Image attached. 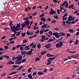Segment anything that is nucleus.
Listing matches in <instances>:
<instances>
[{
	"label": "nucleus",
	"instance_id": "obj_64",
	"mask_svg": "<svg viewBox=\"0 0 79 79\" xmlns=\"http://www.w3.org/2000/svg\"><path fill=\"white\" fill-rule=\"evenodd\" d=\"M76 35L78 36L79 35V31H78L76 33Z\"/></svg>",
	"mask_w": 79,
	"mask_h": 79
},
{
	"label": "nucleus",
	"instance_id": "obj_30",
	"mask_svg": "<svg viewBox=\"0 0 79 79\" xmlns=\"http://www.w3.org/2000/svg\"><path fill=\"white\" fill-rule=\"evenodd\" d=\"M69 31L70 32L73 33L74 32V31L73 30L70 29L69 30Z\"/></svg>",
	"mask_w": 79,
	"mask_h": 79
},
{
	"label": "nucleus",
	"instance_id": "obj_29",
	"mask_svg": "<svg viewBox=\"0 0 79 79\" xmlns=\"http://www.w3.org/2000/svg\"><path fill=\"white\" fill-rule=\"evenodd\" d=\"M79 42L78 40H76V41L75 42V44L76 45H77L78 44Z\"/></svg>",
	"mask_w": 79,
	"mask_h": 79
},
{
	"label": "nucleus",
	"instance_id": "obj_14",
	"mask_svg": "<svg viewBox=\"0 0 79 79\" xmlns=\"http://www.w3.org/2000/svg\"><path fill=\"white\" fill-rule=\"evenodd\" d=\"M59 34L60 36H64L65 35V33L63 32H60Z\"/></svg>",
	"mask_w": 79,
	"mask_h": 79
},
{
	"label": "nucleus",
	"instance_id": "obj_37",
	"mask_svg": "<svg viewBox=\"0 0 79 79\" xmlns=\"http://www.w3.org/2000/svg\"><path fill=\"white\" fill-rule=\"evenodd\" d=\"M53 18L55 19H58V17L57 16H54Z\"/></svg>",
	"mask_w": 79,
	"mask_h": 79
},
{
	"label": "nucleus",
	"instance_id": "obj_39",
	"mask_svg": "<svg viewBox=\"0 0 79 79\" xmlns=\"http://www.w3.org/2000/svg\"><path fill=\"white\" fill-rule=\"evenodd\" d=\"M32 69L31 68H30L28 69V71L29 73H30L31 72V70Z\"/></svg>",
	"mask_w": 79,
	"mask_h": 79
},
{
	"label": "nucleus",
	"instance_id": "obj_57",
	"mask_svg": "<svg viewBox=\"0 0 79 79\" xmlns=\"http://www.w3.org/2000/svg\"><path fill=\"white\" fill-rule=\"evenodd\" d=\"M76 22L75 21V20H74V21H73L71 23V24H74Z\"/></svg>",
	"mask_w": 79,
	"mask_h": 79
},
{
	"label": "nucleus",
	"instance_id": "obj_18",
	"mask_svg": "<svg viewBox=\"0 0 79 79\" xmlns=\"http://www.w3.org/2000/svg\"><path fill=\"white\" fill-rule=\"evenodd\" d=\"M48 62L47 64V65H50V64H51L52 63V62H51V60H48Z\"/></svg>",
	"mask_w": 79,
	"mask_h": 79
},
{
	"label": "nucleus",
	"instance_id": "obj_21",
	"mask_svg": "<svg viewBox=\"0 0 79 79\" xmlns=\"http://www.w3.org/2000/svg\"><path fill=\"white\" fill-rule=\"evenodd\" d=\"M71 57L73 58L77 59V58L78 57H77L76 55H73L71 56Z\"/></svg>",
	"mask_w": 79,
	"mask_h": 79
},
{
	"label": "nucleus",
	"instance_id": "obj_7",
	"mask_svg": "<svg viewBox=\"0 0 79 79\" xmlns=\"http://www.w3.org/2000/svg\"><path fill=\"white\" fill-rule=\"evenodd\" d=\"M55 13H56V11H54L53 9H52V8L51 10V11L49 13L50 15H53Z\"/></svg>",
	"mask_w": 79,
	"mask_h": 79
},
{
	"label": "nucleus",
	"instance_id": "obj_25",
	"mask_svg": "<svg viewBox=\"0 0 79 79\" xmlns=\"http://www.w3.org/2000/svg\"><path fill=\"white\" fill-rule=\"evenodd\" d=\"M40 60V59L39 57H37L35 58V61H38Z\"/></svg>",
	"mask_w": 79,
	"mask_h": 79
},
{
	"label": "nucleus",
	"instance_id": "obj_27",
	"mask_svg": "<svg viewBox=\"0 0 79 79\" xmlns=\"http://www.w3.org/2000/svg\"><path fill=\"white\" fill-rule=\"evenodd\" d=\"M72 17L71 16V15H70L68 19V21H71V19H72Z\"/></svg>",
	"mask_w": 79,
	"mask_h": 79
},
{
	"label": "nucleus",
	"instance_id": "obj_10",
	"mask_svg": "<svg viewBox=\"0 0 79 79\" xmlns=\"http://www.w3.org/2000/svg\"><path fill=\"white\" fill-rule=\"evenodd\" d=\"M25 49H23L24 50H29L30 49V48H29V45L26 46L25 47Z\"/></svg>",
	"mask_w": 79,
	"mask_h": 79
},
{
	"label": "nucleus",
	"instance_id": "obj_46",
	"mask_svg": "<svg viewBox=\"0 0 79 79\" xmlns=\"http://www.w3.org/2000/svg\"><path fill=\"white\" fill-rule=\"evenodd\" d=\"M26 60V59H24L23 60H22V63H24Z\"/></svg>",
	"mask_w": 79,
	"mask_h": 79
},
{
	"label": "nucleus",
	"instance_id": "obj_8",
	"mask_svg": "<svg viewBox=\"0 0 79 79\" xmlns=\"http://www.w3.org/2000/svg\"><path fill=\"white\" fill-rule=\"evenodd\" d=\"M46 36L44 35H42L41 38L42 39H41L40 41H41L42 42H43L45 40V38Z\"/></svg>",
	"mask_w": 79,
	"mask_h": 79
},
{
	"label": "nucleus",
	"instance_id": "obj_51",
	"mask_svg": "<svg viewBox=\"0 0 79 79\" xmlns=\"http://www.w3.org/2000/svg\"><path fill=\"white\" fill-rule=\"evenodd\" d=\"M39 32H40L39 30H38L36 31L35 33L37 34H38L39 33Z\"/></svg>",
	"mask_w": 79,
	"mask_h": 79
},
{
	"label": "nucleus",
	"instance_id": "obj_42",
	"mask_svg": "<svg viewBox=\"0 0 79 79\" xmlns=\"http://www.w3.org/2000/svg\"><path fill=\"white\" fill-rule=\"evenodd\" d=\"M57 14H58V15H59V14H60V10L59 9H57Z\"/></svg>",
	"mask_w": 79,
	"mask_h": 79
},
{
	"label": "nucleus",
	"instance_id": "obj_47",
	"mask_svg": "<svg viewBox=\"0 0 79 79\" xmlns=\"http://www.w3.org/2000/svg\"><path fill=\"white\" fill-rule=\"evenodd\" d=\"M71 35L69 34H67V38H69V37Z\"/></svg>",
	"mask_w": 79,
	"mask_h": 79
},
{
	"label": "nucleus",
	"instance_id": "obj_53",
	"mask_svg": "<svg viewBox=\"0 0 79 79\" xmlns=\"http://www.w3.org/2000/svg\"><path fill=\"white\" fill-rule=\"evenodd\" d=\"M78 10H77L74 12V13H75V14H76V13H77L78 12Z\"/></svg>",
	"mask_w": 79,
	"mask_h": 79
},
{
	"label": "nucleus",
	"instance_id": "obj_6",
	"mask_svg": "<svg viewBox=\"0 0 79 79\" xmlns=\"http://www.w3.org/2000/svg\"><path fill=\"white\" fill-rule=\"evenodd\" d=\"M44 46L46 49H48L49 48L51 47V45L50 43H48V44H47L46 45H45Z\"/></svg>",
	"mask_w": 79,
	"mask_h": 79
},
{
	"label": "nucleus",
	"instance_id": "obj_56",
	"mask_svg": "<svg viewBox=\"0 0 79 79\" xmlns=\"http://www.w3.org/2000/svg\"><path fill=\"white\" fill-rule=\"evenodd\" d=\"M34 43H32L30 45V47H31L33 46L34 45Z\"/></svg>",
	"mask_w": 79,
	"mask_h": 79
},
{
	"label": "nucleus",
	"instance_id": "obj_33",
	"mask_svg": "<svg viewBox=\"0 0 79 79\" xmlns=\"http://www.w3.org/2000/svg\"><path fill=\"white\" fill-rule=\"evenodd\" d=\"M53 41V40L52 39H50L48 41V42H52Z\"/></svg>",
	"mask_w": 79,
	"mask_h": 79
},
{
	"label": "nucleus",
	"instance_id": "obj_11",
	"mask_svg": "<svg viewBox=\"0 0 79 79\" xmlns=\"http://www.w3.org/2000/svg\"><path fill=\"white\" fill-rule=\"evenodd\" d=\"M33 52L32 51H30L29 52H27L26 55H30L31 54L32 52Z\"/></svg>",
	"mask_w": 79,
	"mask_h": 79
},
{
	"label": "nucleus",
	"instance_id": "obj_26",
	"mask_svg": "<svg viewBox=\"0 0 79 79\" xmlns=\"http://www.w3.org/2000/svg\"><path fill=\"white\" fill-rule=\"evenodd\" d=\"M46 53V52H45L44 51H43L41 52V54L42 55H44Z\"/></svg>",
	"mask_w": 79,
	"mask_h": 79
},
{
	"label": "nucleus",
	"instance_id": "obj_2",
	"mask_svg": "<svg viewBox=\"0 0 79 79\" xmlns=\"http://www.w3.org/2000/svg\"><path fill=\"white\" fill-rule=\"evenodd\" d=\"M23 20L24 21H25V20H26L23 23H22L21 25L22 27L24 28V27H27V26H28L30 24V21H29L28 18H24Z\"/></svg>",
	"mask_w": 79,
	"mask_h": 79
},
{
	"label": "nucleus",
	"instance_id": "obj_1",
	"mask_svg": "<svg viewBox=\"0 0 79 79\" xmlns=\"http://www.w3.org/2000/svg\"><path fill=\"white\" fill-rule=\"evenodd\" d=\"M12 23H13V22L12 21H11L10 23V26L11 29L12 30V32H14L15 34H16L17 33L16 31L20 30V23H17L16 27L15 26L12 27Z\"/></svg>",
	"mask_w": 79,
	"mask_h": 79
},
{
	"label": "nucleus",
	"instance_id": "obj_40",
	"mask_svg": "<svg viewBox=\"0 0 79 79\" xmlns=\"http://www.w3.org/2000/svg\"><path fill=\"white\" fill-rule=\"evenodd\" d=\"M39 28L38 27H34L33 29L35 30H37Z\"/></svg>",
	"mask_w": 79,
	"mask_h": 79
},
{
	"label": "nucleus",
	"instance_id": "obj_41",
	"mask_svg": "<svg viewBox=\"0 0 79 79\" xmlns=\"http://www.w3.org/2000/svg\"><path fill=\"white\" fill-rule=\"evenodd\" d=\"M25 11H29V10H28V7H26L25 9Z\"/></svg>",
	"mask_w": 79,
	"mask_h": 79
},
{
	"label": "nucleus",
	"instance_id": "obj_16",
	"mask_svg": "<svg viewBox=\"0 0 79 79\" xmlns=\"http://www.w3.org/2000/svg\"><path fill=\"white\" fill-rule=\"evenodd\" d=\"M28 77L30 79H32V76L31 74H29L27 75Z\"/></svg>",
	"mask_w": 79,
	"mask_h": 79
},
{
	"label": "nucleus",
	"instance_id": "obj_22",
	"mask_svg": "<svg viewBox=\"0 0 79 79\" xmlns=\"http://www.w3.org/2000/svg\"><path fill=\"white\" fill-rule=\"evenodd\" d=\"M44 74L43 73L41 72H39L37 73L38 75H41Z\"/></svg>",
	"mask_w": 79,
	"mask_h": 79
},
{
	"label": "nucleus",
	"instance_id": "obj_58",
	"mask_svg": "<svg viewBox=\"0 0 79 79\" xmlns=\"http://www.w3.org/2000/svg\"><path fill=\"white\" fill-rule=\"evenodd\" d=\"M20 49L21 51L23 50V47H21L20 46Z\"/></svg>",
	"mask_w": 79,
	"mask_h": 79
},
{
	"label": "nucleus",
	"instance_id": "obj_49",
	"mask_svg": "<svg viewBox=\"0 0 79 79\" xmlns=\"http://www.w3.org/2000/svg\"><path fill=\"white\" fill-rule=\"evenodd\" d=\"M4 57L6 58V59H8L9 58V56H4Z\"/></svg>",
	"mask_w": 79,
	"mask_h": 79
},
{
	"label": "nucleus",
	"instance_id": "obj_31",
	"mask_svg": "<svg viewBox=\"0 0 79 79\" xmlns=\"http://www.w3.org/2000/svg\"><path fill=\"white\" fill-rule=\"evenodd\" d=\"M21 34H22V37H24L25 36H26V33L25 32L24 33H23L22 32Z\"/></svg>",
	"mask_w": 79,
	"mask_h": 79
},
{
	"label": "nucleus",
	"instance_id": "obj_15",
	"mask_svg": "<svg viewBox=\"0 0 79 79\" xmlns=\"http://www.w3.org/2000/svg\"><path fill=\"white\" fill-rule=\"evenodd\" d=\"M44 29H41L40 31V35H43V33L44 32Z\"/></svg>",
	"mask_w": 79,
	"mask_h": 79
},
{
	"label": "nucleus",
	"instance_id": "obj_36",
	"mask_svg": "<svg viewBox=\"0 0 79 79\" xmlns=\"http://www.w3.org/2000/svg\"><path fill=\"white\" fill-rule=\"evenodd\" d=\"M26 18H28V19H29V18H30V19H32V16L31 15V16H29V17H28Z\"/></svg>",
	"mask_w": 79,
	"mask_h": 79
},
{
	"label": "nucleus",
	"instance_id": "obj_50",
	"mask_svg": "<svg viewBox=\"0 0 79 79\" xmlns=\"http://www.w3.org/2000/svg\"><path fill=\"white\" fill-rule=\"evenodd\" d=\"M44 15H45L44 14H42L40 16V18H41L42 17H43V16H44Z\"/></svg>",
	"mask_w": 79,
	"mask_h": 79
},
{
	"label": "nucleus",
	"instance_id": "obj_12",
	"mask_svg": "<svg viewBox=\"0 0 79 79\" xmlns=\"http://www.w3.org/2000/svg\"><path fill=\"white\" fill-rule=\"evenodd\" d=\"M56 57H50L48 59V60L51 61V62L53 61L55 58Z\"/></svg>",
	"mask_w": 79,
	"mask_h": 79
},
{
	"label": "nucleus",
	"instance_id": "obj_35",
	"mask_svg": "<svg viewBox=\"0 0 79 79\" xmlns=\"http://www.w3.org/2000/svg\"><path fill=\"white\" fill-rule=\"evenodd\" d=\"M37 73V72H34L33 73V76H35Z\"/></svg>",
	"mask_w": 79,
	"mask_h": 79
},
{
	"label": "nucleus",
	"instance_id": "obj_3",
	"mask_svg": "<svg viewBox=\"0 0 79 79\" xmlns=\"http://www.w3.org/2000/svg\"><path fill=\"white\" fill-rule=\"evenodd\" d=\"M63 42L62 41H60L56 44V48H61L63 46Z\"/></svg>",
	"mask_w": 79,
	"mask_h": 79
},
{
	"label": "nucleus",
	"instance_id": "obj_24",
	"mask_svg": "<svg viewBox=\"0 0 79 79\" xmlns=\"http://www.w3.org/2000/svg\"><path fill=\"white\" fill-rule=\"evenodd\" d=\"M37 48L39 49H40L41 47V44L40 43H39V44L37 45Z\"/></svg>",
	"mask_w": 79,
	"mask_h": 79
},
{
	"label": "nucleus",
	"instance_id": "obj_13",
	"mask_svg": "<svg viewBox=\"0 0 79 79\" xmlns=\"http://www.w3.org/2000/svg\"><path fill=\"white\" fill-rule=\"evenodd\" d=\"M46 56L48 57H52L55 56L54 55H52L50 54H47V55H46Z\"/></svg>",
	"mask_w": 79,
	"mask_h": 79
},
{
	"label": "nucleus",
	"instance_id": "obj_61",
	"mask_svg": "<svg viewBox=\"0 0 79 79\" xmlns=\"http://www.w3.org/2000/svg\"><path fill=\"white\" fill-rule=\"evenodd\" d=\"M28 11H31V7H30L29 6L28 7Z\"/></svg>",
	"mask_w": 79,
	"mask_h": 79
},
{
	"label": "nucleus",
	"instance_id": "obj_19",
	"mask_svg": "<svg viewBox=\"0 0 79 79\" xmlns=\"http://www.w3.org/2000/svg\"><path fill=\"white\" fill-rule=\"evenodd\" d=\"M16 73V72H12L11 73H10L9 74V76H11L12 75V74H15Z\"/></svg>",
	"mask_w": 79,
	"mask_h": 79
},
{
	"label": "nucleus",
	"instance_id": "obj_62",
	"mask_svg": "<svg viewBox=\"0 0 79 79\" xmlns=\"http://www.w3.org/2000/svg\"><path fill=\"white\" fill-rule=\"evenodd\" d=\"M48 6H46V8H45V7H44V8L45 10H47V9H48Z\"/></svg>",
	"mask_w": 79,
	"mask_h": 79
},
{
	"label": "nucleus",
	"instance_id": "obj_32",
	"mask_svg": "<svg viewBox=\"0 0 79 79\" xmlns=\"http://www.w3.org/2000/svg\"><path fill=\"white\" fill-rule=\"evenodd\" d=\"M67 1H65L64 2L63 4L61 5L62 6H64V5L66 4V3H67Z\"/></svg>",
	"mask_w": 79,
	"mask_h": 79
},
{
	"label": "nucleus",
	"instance_id": "obj_48",
	"mask_svg": "<svg viewBox=\"0 0 79 79\" xmlns=\"http://www.w3.org/2000/svg\"><path fill=\"white\" fill-rule=\"evenodd\" d=\"M56 21L54 20L53 21H52V23H53L54 24L55 23H56Z\"/></svg>",
	"mask_w": 79,
	"mask_h": 79
},
{
	"label": "nucleus",
	"instance_id": "obj_9",
	"mask_svg": "<svg viewBox=\"0 0 79 79\" xmlns=\"http://www.w3.org/2000/svg\"><path fill=\"white\" fill-rule=\"evenodd\" d=\"M6 64H15V63L13 62L12 60H10L8 63H7Z\"/></svg>",
	"mask_w": 79,
	"mask_h": 79
},
{
	"label": "nucleus",
	"instance_id": "obj_28",
	"mask_svg": "<svg viewBox=\"0 0 79 79\" xmlns=\"http://www.w3.org/2000/svg\"><path fill=\"white\" fill-rule=\"evenodd\" d=\"M23 44H25V43H27V40H23Z\"/></svg>",
	"mask_w": 79,
	"mask_h": 79
},
{
	"label": "nucleus",
	"instance_id": "obj_63",
	"mask_svg": "<svg viewBox=\"0 0 79 79\" xmlns=\"http://www.w3.org/2000/svg\"><path fill=\"white\" fill-rule=\"evenodd\" d=\"M38 24L37 23H35V26H34V27H36V26H37Z\"/></svg>",
	"mask_w": 79,
	"mask_h": 79
},
{
	"label": "nucleus",
	"instance_id": "obj_55",
	"mask_svg": "<svg viewBox=\"0 0 79 79\" xmlns=\"http://www.w3.org/2000/svg\"><path fill=\"white\" fill-rule=\"evenodd\" d=\"M49 31V30L48 29H47L44 30V32H48Z\"/></svg>",
	"mask_w": 79,
	"mask_h": 79
},
{
	"label": "nucleus",
	"instance_id": "obj_20",
	"mask_svg": "<svg viewBox=\"0 0 79 79\" xmlns=\"http://www.w3.org/2000/svg\"><path fill=\"white\" fill-rule=\"evenodd\" d=\"M60 10H64V11H62V13H65L66 11V10L65 9H63V7H60Z\"/></svg>",
	"mask_w": 79,
	"mask_h": 79
},
{
	"label": "nucleus",
	"instance_id": "obj_5",
	"mask_svg": "<svg viewBox=\"0 0 79 79\" xmlns=\"http://www.w3.org/2000/svg\"><path fill=\"white\" fill-rule=\"evenodd\" d=\"M52 35L55 36L56 38H58L60 37V36H58V35H59V34L57 32L53 33Z\"/></svg>",
	"mask_w": 79,
	"mask_h": 79
},
{
	"label": "nucleus",
	"instance_id": "obj_38",
	"mask_svg": "<svg viewBox=\"0 0 79 79\" xmlns=\"http://www.w3.org/2000/svg\"><path fill=\"white\" fill-rule=\"evenodd\" d=\"M75 17H72L71 19V21H72V20H74L75 19Z\"/></svg>",
	"mask_w": 79,
	"mask_h": 79
},
{
	"label": "nucleus",
	"instance_id": "obj_45",
	"mask_svg": "<svg viewBox=\"0 0 79 79\" xmlns=\"http://www.w3.org/2000/svg\"><path fill=\"white\" fill-rule=\"evenodd\" d=\"M27 34L29 35H31V33H30V32H29L28 31H27Z\"/></svg>",
	"mask_w": 79,
	"mask_h": 79
},
{
	"label": "nucleus",
	"instance_id": "obj_44",
	"mask_svg": "<svg viewBox=\"0 0 79 79\" xmlns=\"http://www.w3.org/2000/svg\"><path fill=\"white\" fill-rule=\"evenodd\" d=\"M36 47V44H35L34 45H33V46L32 47V48H35Z\"/></svg>",
	"mask_w": 79,
	"mask_h": 79
},
{
	"label": "nucleus",
	"instance_id": "obj_60",
	"mask_svg": "<svg viewBox=\"0 0 79 79\" xmlns=\"http://www.w3.org/2000/svg\"><path fill=\"white\" fill-rule=\"evenodd\" d=\"M4 48H5V49H7L8 48V47L7 46H5Z\"/></svg>",
	"mask_w": 79,
	"mask_h": 79
},
{
	"label": "nucleus",
	"instance_id": "obj_43",
	"mask_svg": "<svg viewBox=\"0 0 79 79\" xmlns=\"http://www.w3.org/2000/svg\"><path fill=\"white\" fill-rule=\"evenodd\" d=\"M48 33H49V34H51V35H52V32L51 31H49L48 32Z\"/></svg>",
	"mask_w": 79,
	"mask_h": 79
},
{
	"label": "nucleus",
	"instance_id": "obj_17",
	"mask_svg": "<svg viewBox=\"0 0 79 79\" xmlns=\"http://www.w3.org/2000/svg\"><path fill=\"white\" fill-rule=\"evenodd\" d=\"M41 21H44V22H45V21H46V19L44 17L42 18L41 19Z\"/></svg>",
	"mask_w": 79,
	"mask_h": 79
},
{
	"label": "nucleus",
	"instance_id": "obj_34",
	"mask_svg": "<svg viewBox=\"0 0 79 79\" xmlns=\"http://www.w3.org/2000/svg\"><path fill=\"white\" fill-rule=\"evenodd\" d=\"M26 53H27V52H26L25 51H24L23 52H22V55H24L25 54H26Z\"/></svg>",
	"mask_w": 79,
	"mask_h": 79
},
{
	"label": "nucleus",
	"instance_id": "obj_54",
	"mask_svg": "<svg viewBox=\"0 0 79 79\" xmlns=\"http://www.w3.org/2000/svg\"><path fill=\"white\" fill-rule=\"evenodd\" d=\"M68 14L66 13L63 16V18H64L65 16H67Z\"/></svg>",
	"mask_w": 79,
	"mask_h": 79
},
{
	"label": "nucleus",
	"instance_id": "obj_4",
	"mask_svg": "<svg viewBox=\"0 0 79 79\" xmlns=\"http://www.w3.org/2000/svg\"><path fill=\"white\" fill-rule=\"evenodd\" d=\"M16 59L17 60L15 61V64H20V56L16 57Z\"/></svg>",
	"mask_w": 79,
	"mask_h": 79
},
{
	"label": "nucleus",
	"instance_id": "obj_23",
	"mask_svg": "<svg viewBox=\"0 0 79 79\" xmlns=\"http://www.w3.org/2000/svg\"><path fill=\"white\" fill-rule=\"evenodd\" d=\"M74 6V5L73 4H72L70 6H69V9H70L71 8H72V9H73V7Z\"/></svg>",
	"mask_w": 79,
	"mask_h": 79
},
{
	"label": "nucleus",
	"instance_id": "obj_59",
	"mask_svg": "<svg viewBox=\"0 0 79 79\" xmlns=\"http://www.w3.org/2000/svg\"><path fill=\"white\" fill-rule=\"evenodd\" d=\"M67 17H66L65 18H63V21H64V20H66V19H67Z\"/></svg>",
	"mask_w": 79,
	"mask_h": 79
},
{
	"label": "nucleus",
	"instance_id": "obj_52",
	"mask_svg": "<svg viewBox=\"0 0 79 79\" xmlns=\"http://www.w3.org/2000/svg\"><path fill=\"white\" fill-rule=\"evenodd\" d=\"M46 27V26L44 25L41 26L42 28H45Z\"/></svg>",
	"mask_w": 79,
	"mask_h": 79
}]
</instances>
